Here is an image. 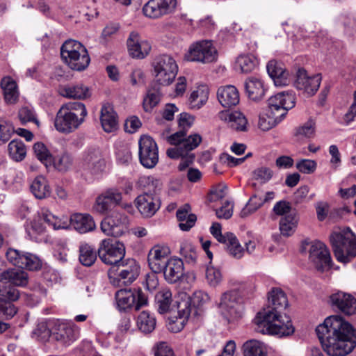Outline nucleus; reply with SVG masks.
I'll return each mask as SVG.
<instances>
[{
  "instance_id": "45",
  "label": "nucleus",
  "mask_w": 356,
  "mask_h": 356,
  "mask_svg": "<svg viewBox=\"0 0 356 356\" xmlns=\"http://www.w3.org/2000/svg\"><path fill=\"white\" fill-rule=\"evenodd\" d=\"M1 86L3 90L6 102L15 103L18 98L17 84L10 76H6L1 81Z\"/></svg>"
},
{
  "instance_id": "10",
  "label": "nucleus",
  "mask_w": 356,
  "mask_h": 356,
  "mask_svg": "<svg viewBox=\"0 0 356 356\" xmlns=\"http://www.w3.org/2000/svg\"><path fill=\"white\" fill-rule=\"evenodd\" d=\"M97 254L104 264L116 266L125 256V246L120 241L105 238L100 242Z\"/></svg>"
},
{
  "instance_id": "27",
  "label": "nucleus",
  "mask_w": 356,
  "mask_h": 356,
  "mask_svg": "<svg viewBox=\"0 0 356 356\" xmlns=\"http://www.w3.org/2000/svg\"><path fill=\"white\" fill-rule=\"evenodd\" d=\"M217 97L222 106L227 108L236 106L240 101L238 90L232 85L220 87L217 91Z\"/></svg>"
},
{
  "instance_id": "44",
  "label": "nucleus",
  "mask_w": 356,
  "mask_h": 356,
  "mask_svg": "<svg viewBox=\"0 0 356 356\" xmlns=\"http://www.w3.org/2000/svg\"><path fill=\"white\" fill-rule=\"evenodd\" d=\"M155 302L160 314L168 312L172 302V292L168 289H163L158 291L155 296Z\"/></svg>"
},
{
  "instance_id": "12",
  "label": "nucleus",
  "mask_w": 356,
  "mask_h": 356,
  "mask_svg": "<svg viewBox=\"0 0 356 356\" xmlns=\"http://www.w3.org/2000/svg\"><path fill=\"white\" fill-rule=\"evenodd\" d=\"M184 58L188 61L211 63L217 58V51L211 41L202 40L193 44Z\"/></svg>"
},
{
  "instance_id": "38",
  "label": "nucleus",
  "mask_w": 356,
  "mask_h": 356,
  "mask_svg": "<svg viewBox=\"0 0 356 356\" xmlns=\"http://www.w3.org/2000/svg\"><path fill=\"white\" fill-rule=\"evenodd\" d=\"M139 184L143 188V194L159 196L163 188V182L153 176H143L139 179Z\"/></svg>"
},
{
  "instance_id": "1",
  "label": "nucleus",
  "mask_w": 356,
  "mask_h": 356,
  "mask_svg": "<svg viewBox=\"0 0 356 356\" xmlns=\"http://www.w3.org/2000/svg\"><path fill=\"white\" fill-rule=\"evenodd\" d=\"M316 332L329 356H346L356 346V330L339 315L325 318Z\"/></svg>"
},
{
  "instance_id": "11",
  "label": "nucleus",
  "mask_w": 356,
  "mask_h": 356,
  "mask_svg": "<svg viewBox=\"0 0 356 356\" xmlns=\"http://www.w3.org/2000/svg\"><path fill=\"white\" fill-rule=\"evenodd\" d=\"M118 307L126 310L134 307L138 311L148 303L147 295L140 289L136 290L120 289L115 293Z\"/></svg>"
},
{
  "instance_id": "29",
  "label": "nucleus",
  "mask_w": 356,
  "mask_h": 356,
  "mask_svg": "<svg viewBox=\"0 0 356 356\" xmlns=\"http://www.w3.org/2000/svg\"><path fill=\"white\" fill-rule=\"evenodd\" d=\"M220 120L227 123L228 126L237 131H245L247 129L248 120L241 112H229L223 111L218 113Z\"/></svg>"
},
{
  "instance_id": "58",
  "label": "nucleus",
  "mask_w": 356,
  "mask_h": 356,
  "mask_svg": "<svg viewBox=\"0 0 356 356\" xmlns=\"http://www.w3.org/2000/svg\"><path fill=\"white\" fill-rule=\"evenodd\" d=\"M26 253L27 252L21 251L14 248H9L7 250L6 255L8 261L10 264L20 268L21 265L23 264Z\"/></svg>"
},
{
  "instance_id": "53",
  "label": "nucleus",
  "mask_w": 356,
  "mask_h": 356,
  "mask_svg": "<svg viewBox=\"0 0 356 356\" xmlns=\"http://www.w3.org/2000/svg\"><path fill=\"white\" fill-rule=\"evenodd\" d=\"M33 151L35 156L46 166V168L51 166L53 156L44 143H35L33 145Z\"/></svg>"
},
{
  "instance_id": "50",
  "label": "nucleus",
  "mask_w": 356,
  "mask_h": 356,
  "mask_svg": "<svg viewBox=\"0 0 356 356\" xmlns=\"http://www.w3.org/2000/svg\"><path fill=\"white\" fill-rule=\"evenodd\" d=\"M10 156L15 161H22L26 154V149L20 140H13L8 146Z\"/></svg>"
},
{
  "instance_id": "51",
  "label": "nucleus",
  "mask_w": 356,
  "mask_h": 356,
  "mask_svg": "<svg viewBox=\"0 0 356 356\" xmlns=\"http://www.w3.org/2000/svg\"><path fill=\"white\" fill-rule=\"evenodd\" d=\"M73 165V158L67 152H65L60 155L53 157L51 166L59 172H65L68 171Z\"/></svg>"
},
{
  "instance_id": "56",
  "label": "nucleus",
  "mask_w": 356,
  "mask_h": 356,
  "mask_svg": "<svg viewBox=\"0 0 356 356\" xmlns=\"http://www.w3.org/2000/svg\"><path fill=\"white\" fill-rule=\"evenodd\" d=\"M222 276L220 270L211 265V262L206 269V280L211 286H218L222 281Z\"/></svg>"
},
{
  "instance_id": "39",
  "label": "nucleus",
  "mask_w": 356,
  "mask_h": 356,
  "mask_svg": "<svg viewBox=\"0 0 356 356\" xmlns=\"http://www.w3.org/2000/svg\"><path fill=\"white\" fill-rule=\"evenodd\" d=\"M85 162L88 168L93 174H97L104 170L105 161L99 149L88 152L85 157Z\"/></svg>"
},
{
  "instance_id": "64",
  "label": "nucleus",
  "mask_w": 356,
  "mask_h": 356,
  "mask_svg": "<svg viewBox=\"0 0 356 356\" xmlns=\"http://www.w3.org/2000/svg\"><path fill=\"white\" fill-rule=\"evenodd\" d=\"M17 313V309L14 305L6 300H0V314L7 318L13 317Z\"/></svg>"
},
{
  "instance_id": "21",
  "label": "nucleus",
  "mask_w": 356,
  "mask_h": 356,
  "mask_svg": "<svg viewBox=\"0 0 356 356\" xmlns=\"http://www.w3.org/2000/svg\"><path fill=\"white\" fill-rule=\"evenodd\" d=\"M52 339L63 344L69 345L76 339L73 326L59 319L51 320Z\"/></svg>"
},
{
  "instance_id": "5",
  "label": "nucleus",
  "mask_w": 356,
  "mask_h": 356,
  "mask_svg": "<svg viewBox=\"0 0 356 356\" xmlns=\"http://www.w3.org/2000/svg\"><path fill=\"white\" fill-rule=\"evenodd\" d=\"M60 56L64 63L72 70L83 71L90 62L86 48L79 41L68 40L60 48Z\"/></svg>"
},
{
  "instance_id": "41",
  "label": "nucleus",
  "mask_w": 356,
  "mask_h": 356,
  "mask_svg": "<svg viewBox=\"0 0 356 356\" xmlns=\"http://www.w3.org/2000/svg\"><path fill=\"white\" fill-rule=\"evenodd\" d=\"M243 356H266L267 348L266 345L257 339H250L245 341L242 347Z\"/></svg>"
},
{
  "instance_id": "55",
  "label": "nucleus",
  "mask_w": 356,
  "mask_h": 356,
  "mask_svg": "<svg viewBox=\"0 0 356 356\" xmlns=\"http://www.w3.org/2000/svg\"><path fill=\"white\" fill-rule=\"evenodd\" d=\"M256 65V58L252 55L239 56L236 61V68L239 69L242 72L245 73L252 72Z\"/></svg>"
},
{
  "instance_id": "13",
  "label": "nucleus",
  "mask_w": 356,
  "mask_h": 356,
  "mask_svg": "<svg viewBox=\"0 0 356 356\" xmlns=\"http://www.w3.org/2000/svg\"><path fill=\"white\" fill-rule=\"evenodd\" d=\"M210 233L219 243L225 245L227 250L233 257L241 259L243 257L244 250L236 236L231 232L222 234L220 223L213 222L210 227Z\"/></svg>"
},
{
  "instance_id": "2",
  "label": "nucleus",
  "mask_w": 356,
  "mask_h": 356,
  "mask_svg": "<svg viewBox=\"0 0 356 356\" xmlns=\"http://www.w3.org/2000/svg\"><path fill=\"white\" fill-rule=\"evenodd\" d=\"M288 306V300L284 292L278 288L268 293V305L259 312L254 318L255 330L263 334L289 336L294 332L291 319L282 312Z\"/></svg>"
},
{
  "instance_id": "28",
  "label": "nucleus",
  "mask_w": 356,
  "mask_h": 356,
  "mask_svg": "<svg viewBox=\"0 0 356 356\" xmlns=\"http://www.w3.org/2000/svg\"><path fill=\"white\" fill-rule=\"evenodd\" d=\"M269 76L273 79L275 86H284L289 85V73L285 70L282 63L270 60L266 66Z\"/></svg>"
},
{
  "instance_id": "37",
  "label": "nucleus",
  "mask_w": 356,
  "mask_h": 356,
  "mask_svg": "<svg viewBox=\"0 0 356 356\" xmlns=\"http://www.w3.org/2000/svg\"><path fill=\"white\" fill-rule=\"evenodd\" d=\"M60 94L65 97L70 99H84L91 95L88 87L82 83L76 85L66 86L60 89Z\"/></svg>"
},
{
  "instance_id": "36",
  "label": "nucleus",
  "mask_w": 356,
  "mask_h": 356,
  "mask_svg": "<svg viewBox=\"0 0 356 356\" xmlns=\"http://www.w3.org/2000/svg\"><path fill=\"white\" fill-rule=\"evenodd\" d=\"M194 120V117L187 113H181L178 120L180 130L167 137L168 143L175 144L176 141L180 140L184 136H186L188 130L193 125Z\"/></svg>"
},
{
  "instance_id": "62",
  "label": "nucleus",
  "mask_w": 356,
  "mask_h": 356,
  "mask_svg": "<svg viewBox=\"0 0 356 356\" xmlns=\"http://www.w3.org/2000/svg\"><path fill=\"white\" fill-rule=\"evenodd\" d=\"M296 166L300 172L311 174L316 170L317 164L314 160L301 159L296 163Z\"/></svg>"
},
{
  "instance_id": "4",
  "label": "nucleus",
  "mask_w": 356,
  "mask_h": 356,
  "mask_svg": "<svg viewBox=\"0 0 356 356\" xmlns=\"http://www.w3.org/2000/svg\"><path fill=\"white\" fill-rule=\"evenodd\" d=\"M209 300V296L206 292L197 291L193 293L191 297L177 302V316L172 317L168 325V330L173 332L181 331L184 328L191 312V305H193V307H199L208 302Z\"/></svg>"
},
{
  "instance_id": "31",
  "label": "nucleus",
  "mask_w": 356,
  "mask_h": 356,
  "mask_svg": "<svg viewBox=\"0 0 356 356\" xmlns=\"http://www.w3.org/2000/svg\"><path fill=\"white\" fill-rule=\"evenodd\" d=\"M162 272L168 283H176L184 275V263L180 259L170 258Z\"/></svg>"
},
{
  "instance_id": "15",
  "label": "nucleus",
  "mask_w": 356,
  "mask_h": 356,
  "mask_svg": "<svg viewBox=\"0 0 356 356\" xmlns=\"http://www.w3.org/2000/svg\"><path fill=\"white\" fill-rule=\"evenodd\" d=\"M218 308L222 315L227 320L241 317L243 307L238 293L231 291L223 293Z\"/></svg>"
},
{
  "instance_id": "52",
  "label": "nucleus",
  "mask_w": 356,
  "mask_h": 356,
  "mask_svg": "<svg viewBox=\"0 0 356 356\" xmlns=\"http://www.w3.org/2000/svg\"><path fill=\"white\" fill-rule=\"evenodd\" d=\"M315 131V122L312 120H309L303 124L295 129L293 136L298 140L304 138H310L314 136Z\"/></svg>"
},
{
  "instance_id": "24",
  "label": "nucleus",
  "mask_w": 356,
  "mask_h": 356,
  "mask_svg": "<svg viewBox=\"0 0 356 356\" xmlns=\"http://www.w3.org/2000/svg\"><path fill=\"white\" fill-rule=\"evenodd\" d=\"M136 204L140 214L145 218L153 216L161 207V200L159 196L141 194L136 199Z\"/></svg>"
},
{
  "instance_id": "22",
  "label": "nucleus",
  "mask_w": 356,
  "mask_h": 356,
  "mask_svg": "<svg viewBox=\"0 0 356 356\" xmlns=\"http://www.w3.org/2000/svg\"><path fill=\"white\" fill-rule=\"evenodd\" d=\"M202 142V137L197 134L190 135L188 138L184 136L180 140L176 141L174 147L167 150V155L171 159H179V156L192 154L191 152L195 149Z\"/></svg>"
},
{
  "instance_id": "46",
  "label": "nucleus",
  "mask_w": 356,
  "mask_h": 356,
  "mask_svg": "<svg viewBox=\"0 0 356 356\" xmlns=\"http://www.w3.org/2000/svg\"><path fill=\"white\" fill-rule=\"evenodd\" d=\"M40 218L54 229L66 228L68 225L67 218H58L48 209L42 210Z\"/></svg>"
},
{
  "instance_id": "47",
  "label": "nucleus",
  "mask_w": 356,
  "mask_h": 356,
  "mask_svg": "<svg viewBox=\"0 0 356 356\" xmlns=\"http://www.w3.org/2000/svg\"><path fill=\"white\" fill-rule=\"evenodd\" d=\"M161 100V93L159 86H154L147 90L143 102V107L145 112H151Z\"/></svg>"
},
{
  "instance_id": "8",
  "label": "nucleus",
  "mask_w": 356,
  "mask_h": 356,
  "mask_svg": "<svg viewBox=\"0 0 356 356\" xmlns=\"http://www.w3.org/2000/svg\"><path fill=\"white\" fill-rule=\"evenodd\" d=\"M115 266H117L116 275H112L111 273H108L110 282L115 286L129 285L139 275L140 266L134 259H123Z\"/></svg>"
},
{
  "instance_id": "23",
  "label": "nucleus",
  "mask_w": 356,
  "mask_h": 356,
  "mask_svg": "<svg viewBox=\"0 0 356 356\" xmlns=\"http://www.w3.org/2000/svg\"><path fill=\"white\" fill-rule=\"evenodd\" d=\"M332 306L347 316L356 314V298L350 293L338 291L330 297Z\"/></svg>"
},
{
  "instance_id": "3",
  "label": "nucleus",
  "mask_w": 356,
  "mask_h": 356,
  "mask_svg": "<svg viewBox=\"0 0 356 356\" xmlns=\"http://www.w3.org/2000/svg\"><path fill=\"white\" fill-rule=\"evenodd\" d=\"M87 115L86 106L81 102H71L64 104L56 115L54 127L60 133H72L83 124Z\"/></svg>"
},
{
  "instance_id": "7",
  "label": "nucleus",
  "mask_w": 356,
  "mask_h": 356,
  "mask_svg": "<svg viewBox=\"0 0 356 356\" xmlns=\"http://www.w3.org/2000/svg\"><path fill=\"white\" fill-rule=\"evenodd\" d=\"M122 209L128 212H131L133 207L131 204H126L123 207H118L111 215L106 217L101 222V230L107 236L120 237L127 229L129 218L127 215L122 213Z\"/></svg>"
},
{
  "instance_id": "35",
  "label": "nucleus",
  "mask_w": 356,
  "mask_h": 356,
  "mask_svg": "<svg viewBox=\"0 0 356 356\" xmlns=\"http://www.w3.org/2000/svg\"><path fill=\"white\" fill-rule=\"evenodd\" d=\"M191 207L189 204H185L181 207L176 213L179 227L182 231L190 230L195 224L197 216L194 213H191Z\"/></svg>"
},
{
  "instance_id": "16",
  "label": "nucleus",
  "mask_w": 356,
  "mask_h": 356,
  "mask_svg": "<svg viewBox=\"0 0 356 356\" xmlns=\"http://www.w3.org/2000/svg\"><path fill=\"white\" fill-rule=\"evenodd\" d=\"M296 104V97L293 93L289 92H279L268 100V109L270 114H275L284 118L287 111L293 108Z\"/></svg>"
},
{
  "instance_id": "60",
  "label": "nucleus",
  "mask_w": 356,
  "mask_h": 356,
  "mask_svg": "<svg viewBox=\"0 0 356 356\" xmlns=\"http://www.w3.org/2000/svg\"><path fill=\"white\" fill-rule=\"evenodd\" d=\"M24 258L23 264L21 265L20 268H24L29 270H37L41 268V261L36 255L27 252Z\"/></svg>"
},
{
  "instance_id": "14",
  "label": "nucleus",
  "mask_w": 356,
  "mask_h": 356,
  "mask_svg": "<svg viewBox=\"0 0 356 356\" xmlns=\"http://www.w3.org/2000/svg\"><path fill=\"white\" fill-rule=\"evenodd\" d=\"M309 259L315 268L321 272L329 270L332 267L330 253L326 245L319 241L307 243Z\"/></svg>"
},
{
  "instance_id": "42",
  "label": "nucleus",
  "mask_w": 356,
  "mask_h": 356,
  "mask_svg": "<svg viewBox=\"0 0 356 356\" xmlns=\"http://www.w3.org/2000/svg\"><path fill=\"white\" fill-rule=\"evenodd\" d=\"M79 260L85 266H92L97 260V252L87 243H81L79 248Z\"/></svg>"
},
{
  "instance_id": "34",
  "label": "nucleus",
  "mask_w": 356,
  "mask_h": 356,
  "mask_svg": "<svg viewBox=\"0 0 356 356\" xmlns=\"http://www.w3.org/2000/svg\"><path fill=\"white\" fill-rule=\"evenodd\" d=\"M245 89L248 97L254 101H259L265 95L266 88L263 81L256 77H249L245 82Z\"/></svg>"
},
{
  "instance_id": "33",
  "label": "nucleus",
  "mask_w": 356,
  "mask_h": 356,
  "mask_svg": "<svg viewBox=\"0 0 356 356\" xmlns=\"http://www.w3.org/2000/svg\"><path fill=\"white\" fill-rule=\"evenodd\" d=\"M27 273L15 268H10L0 273V282L10 283L17 286H24L28 284Z\"/></svg>"
},
{
  "instance_id": "25",
  "label": "nucleus",
  "mask_w": 356,
  "mask_h": 356,
  "mask_svg": "<svg viewBox=\"0 0 356 356\" xmlns=\"http://www.w3.org/2000/svg\"><path fill=\"white\" fill-rule=\"evenodd\" d=\"M168 253L167 248L160 245H155L149 250L147 261L149 266L153 272L162 273L168 263Z\"/></svg>"
},
{
  "instance_id": "59",
  "label": "nucleus",
  "mask_w": 356,
  "mask_h": 356,
  "mask_svg": "<svg viewBox=\"0 0 356 356\" xmlns=\"http://www.w3.org/2000/svg\"><path fill=\"white\" fill-rule=\"evenodd\" d=\"M33 334L42 341H47L50 337L52 339L51 320L38 323Z\"/></svg>"
},
{
  "instance_id": "61",
  "label": "nucleus",
  "mask_w": 356,
  "mask_h": 356,
  "mask_svg": "<svg viewBox=\"0 0 356 356\" xmlns=\"http://www.w3.org/2000/svg\"><path fill=\"white\" fill-rule=\"evenodd\" d=\"M273 171L267 167H259L255 169L253 172V178L261 183L268 181L273 177Z\"/></svg>"
},
{
  "instance_id": "54",
  "label": "nucleus",
  "mask_w": 356,
  "mask_h": 356,
  "mask_svg": "<svg viewBox=\"0 0 356 356\" xmlns=\"http://www.w3.org/2000/svg\"><path fill=\"white\" fill-rule=\"evenodd\" d=\"M282 119L275 114H270V112L266 111L264 115L259 116L258 126L261 130L268 131L277 125Z\"/></svg>"
},
{
  "instance_id": "48",
  "label": "nucleus",
  "mask_w": 356,
  "mask_h": 356,
  "mask_svg": "<svg viewBox=\"0 0 356 356\" xmlns=\"http://www.w3.org/2000/svg\"><path fill=\"white\" fill-rule=\"evenodd\" d=\"M137 325L143 333H150L155 329L156 318L147 311H143L138 316Z\"/></svg>"
},
{
  "instance_id": "32",
  "label": "nucleus",
  "mask_w": 356,
  "mask_h": 356,
  "mask_svg": "<svg viewBox=\"0 0 356 356\" xmlns=\"http://www.w3.org/2000/svg\"><path fill=\"white\" fill-rule=\"evenodd\" d=\"M70 225L79 233L84 234L96 227L92 217L89 214L75 213L68 219Z\"/></svg>"
},
{
  "instance_id": "43",
  "label": "nucleus",
  "mask_w": 356,
  "mask_h": 356,
  "mask_svg": "<svg viewBox=\"0 0 356 356\" xmlns=\"http://www.w3.org/2000/svg\"><path fill=\"white\" fill-rule=\"evenodd\" d=\"M209 90L205 87L198 88L193 91L188 98V105L191 109H199L208 100Z\"/></svg>"
},
{
  "instance_id": "49",
  "label": "nucleus",
  "mask_w": 356,
  "mask_h": 356,
  "mask_svg": "<svg viewBox=\"0 0 356 356\" xmlns=\"http://www.w3.org/2000/svg\"><path fill=\"white\" fill-rule=\"evenodd\" d=\"M298 218L296 213H289L282 218L280 222V230L285 236H289L293 234L297 227Z\"/></svg>"
},
{
  "instance_id": "63",
  "label": "nucleus",
  "mask_w": 356,
  "mask_h": 356,
  "mask_svg": "<svg viewBox=\"0 0 356 356\" xmlns=\"http://www.w3.org/2000/svg\"><path fill=\"white\" fill-rule=\"evenodd\" d=\"M181 254L188 262H195L197 259L196 248L191 243H184L180 248Z\"/></svg>"
},
{
  "instance_id": "26",
  "label": "nucleus",
  "mask_w": 356,
  "mask_h": 356,
  "mask_svg": "<svg viewBox=\"0 0 356 356\" xmlns=\"http://www.w3.org/2000/svg\"><path fill=\"white\" fill-rule=\"evenodd\" d=\"M127 43L129 53L133 58H143L151 50L150 44L146 40H142L136 32L130 33Z\"/></svg>"
},
{
  "instance_id": "20",
  "label": "nucleus",
  "mask_w": 356,
  "mask_h": 356,
  "mask_svg": "<svg viewBox=\"0 0 356 356\" xmlns=\"http://www.w3.org/2000/svg\"><path fill=\"white\" fill-rule=\"evenodd\" d=\"M176 5L177 0H149L143 12L146 17L156 19L173 12Z\"/></svg>"
},
{
  "instance_id": "17",
  "label": "nucleus",
  "mask_w": 356,
  "mask_h": 356,
  "mask_svg": "<svg viewBox=\"0 0 356 356\" xmlns=\"http://www.w3.org/2000/svg\"><path fill=\"white\" fill-rule=\"evenodd\" d=\"M139 159L147 168H154L159 161L158 147L156 142L148 136H143L139 140Z\"/></svg>"
},
{
  "instance_id": "19",
  "label": "nucleus",
  "mask_w": 356,
  "mask_h": 356,
  "mask_svg": "<svg viewBox=\"0 0 356 356\" xmlns=\"http://www.w3.org/2000/svg\"><path fill=\"white\" fill-rule=\"evenodd\" d=\"M121 200V193L116 189H108L96 198L92 210L98 214H106L118 206Z\"/></svg>"
},
{
  "instance_id": "40",
  "label": "nucleus",
  "mask_w": 356,
  "mask_h": 356,
  "mask_svg": "<svg viewBox=\"0 0 356 356\" xmlns=\"http://www.w3.org/2000/svg\"><path fill=\"white\" fill-rule=\"evenodd\" d=\"M31 191L38 199H44L50 196L51 188L47 180L43 176H38L30 186Z\"/></svg>"
},
{
  "instance_id": "6",
  "label": "nucleus",
  "mask_w": 356,
  "mask_h": 356,
  "mask_svg": "<svg viewBox=\"0 0 356 356\" xmlns=\"http://www.w3.org/2000/svg\"><path fill=\"white\" fill-rule=\"evenodd\" d=\"M330 240L338 261L346 264L356 257V236L350 230L332 233Z\"/></svg>"
},
{
  "instance_id": "57",
  "label": "nucleus",
  "mask_w": 356,
  "mask_h": 356,
  "mask_svg": "<svg viewBox=\"0 0 356 356\" xmlns=\"http://www.w3.org/2000/svg\"><path fill=\"white\" fill-rule=\"evenodd\" d=\"M14 131V127L11 122L0 118V145L7 143Z\"/></svg>"
},
{
  "instance_id": "30",
  "label": "nucleus",
  "mask_w": 356,
  "mask_h": 356,
  "mask_svg": "<svg viewBox=\"0 0 356 356\" xmlns=\"http://www.w3.org/2000/svg\"><path fill=\"white\" fill-rule=\"evenodd\" d=\"M100 122L103 129L108 133L118 129V115L112 105L104 104L100 111Z\"/></svg>"
},
{
  "instance_id": "9",
  "label": "nucleus",
  "mask_w": 356,
  "mask_h": 356,
  "mask_svg": "<svg viewBox=\"0 0 356 356\" xmlns=\"http://www.w3.org/2000/svg\"><path fill=\"white\" fill-rule=\"evenodd\" d=\"M154 70L155 81L159 86H168L174 81L178 72V66L171 56L163 54L154 60Z\"/></svg>"
},
{
  "instance_id": "18",
  "label": "nucleus",
  "mask_w": 356,
  "mask_h": 356,
  "mask_svg": "<svg viewBox=\"0 0 356 356\" xmlns=\"http://www.w3.org/2000/svg\"><path fill=\"white\" fill-rule=\"evenodd\" d=\"M321 74L309 75L303 68H299L294 82L296 88L307 96L314 95L319 88L321 82Z\"/></svg>"
}]
</instances>
